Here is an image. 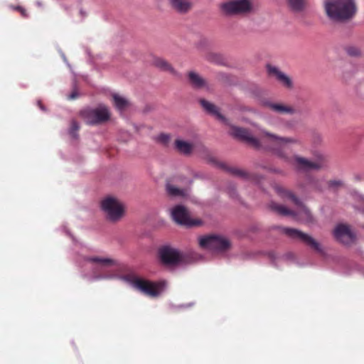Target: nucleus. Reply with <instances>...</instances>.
I'll use <instances>...</instances> for the list:
<instances>
[{
	"mask_svg": "<svg viewBox=\"0 0 364 364\" xmlns=\"http://www.w3.org/2000/svg\"><path fill=\"white\" fill-rule=\"evenodd\" d=\"M274 189L282 198L291 200L296 206V210H291L284 205L271 202L269 204V208L272 211L280 215L291 216L294 219L301 223H314V218L309 210L291 191L287 190L279 185H274Z\"/></svg>",
	"mask_w": 364,
	"mask_h": 364,
	"instance_id": "f257e3e1",
	"label": "nucleus"
},
{
	"mask_svg": "<svg viewBox=\"0 0 364 364\" xmlns=\"http://www.w3.org/2000/svg\"><path fill=\"white\" fill-rule=\"evenodd\" d=\"M326 17L336 23H345L353 19L358 12L356 0H323Z\"/></svg>",
	"mask_w": 364,
	"mask_h": 364,
	"instance_id": "f03ea898",
	"label": "nucleus"
},
{
	"mask_svg": "<svg viewBox=\"0 0 364 364\" xmlns=\"http://www.w3.org/2000/svg\"><path fill=\"white\" fill-rule=\"evenodd\" d=\"M114 277L128 283L133 288L139 290L145 295L151 297H156L159 296L162 291V282H153L147 279H141L134 274L126 275H103L95 274L90 278V281H97L101 279H109Z\"/></svg>",
	"mask_w": 364,
	"mask_h": 364,
	"instance_id": "7ed1b4c3",
	"label": "nucleus"
},
{
	"mask_svg": "<svg viewBox=\"0 0 364 364\" xmlns=\"http://www.w3.org/2000/svg\"><path fill=\"white\" fill-rule=\"evenodd\" d=\"M159 256L161 262L166 265L190 264L196 260L194 255L183 254L168 246H164L159 250Z\"/></svg>",
	"mask_w": 364,
	"mask_h": 364,
	"instance_id": "20e7f679",
	"label": "nucleus"
},
{
	"mask_svg": "<svg viewBox=\"0 0 364 364\" xmlns=\"http://www.w3.org/2000/svg\"><path fill=\"white\" fill-rule=\"evenodd\" d=\"M100 207L106 219L112 223L119 221L124 215V204L113 196H107L100 202Z\"/></svg>",
	"mask_w": 364,
	"mask_h": 364,
	"instance_id": "39448f33",
	"label": "nucleus"
},
{
	"mask_svg": "<svg viewBox=\"0 0 364 364\" xmlns=\"http://www.w3.org/2000/svg\"><path fill=\"white\" fill-rule=\"evenodd\" d=\"M295 168L299 171H320L329 167V159L326 155L318 154L314 161L295 155L293 157Z\"/></svg>",
	"mask_w": 364,
	"mask_h": 364,
	"instance_id": "423d86ee",
	"label": "nucleus"
},
{
	"mask_svg": "<svg viewBox=\"0 0 364 364\" xmlns=\"http://www.w3.org/2000/svg\"><path fill=\"white\" fill-rule=\"evenodd\" d=\"M262 132L268 137V141L272 144L268 149L284 161L291 162V157L287 152V145L288 144H296L298 140L291 137H280L266 131H262Z\"/></svg>",
	"mask_w": 364,
	"mask_h": 364,
	"instance_id": "0eeeda50",
	"label": "nucleus"
},
{
	"mask_svg": "<svg viewBox=\"0 0 364 364\" xmlns=\"http://www.w3.org/2000/svg\"><path fill=\"white\" fill-rule=\"evenodd\" d=\"M80 117L89 125L103 123L109 120L110 113L108 108L104 105H100L95 108H86L80 111Z\"/></svg>",
	"mask_w": 364,
	"mask_h": 364,
	"instance_id": "6e6552de",
	"label": "nucleus"
},
{
	"mask_svg": "<svg viewBox=\"0 0 364 364\" xmlns=\"http://www.w3.org/2000/svg\"><path fill=\"white\" fill-rule=\"evenodd\" d=\"M199 245L204 249L222 252L228 250L230 247L231 243L224 236L209 235L200 237L199 238Z\"/></svg>",
	"mask_w": 364,
	"mask_h": 364,
	"instance_id": "1a4fd4ad",
	"label": "nucleus"
},
{
	"mask_svg": "<svg viewBox=\"0 0 364 364\" xmlns=\"http://www.w3.org/2000/svg\"><path fill=\"white\" fill-rule=\"evenodd\" d=\"M220 9L228 16L244 14L252 10V3L250 0H233L222 4Z\"/></svg>",
	"mask_w": 364,
	"mask_h": 364,
	"instance_id": "9d476101",
	"label": "nucleus"
},
{
	"mask_svg": "<svg viewBox=\"0 0 364 364\" xmlns=\"http://www.w3.org/2000/svg\"><path fill=\"white\" fill-rule=\"evenodd\" d=\"M282 232L293 240L304 242L318 252H323L321 245L309 235L295 228H281Z\"/></svg>",
	"mask_w": 364,
	"mask_h": 364,
	"instance_id": "9b49d317",
	"label": "nucleus"
},
{
	"mask_svg": "<svg viewBox=\"0 0 364 364\" xmlns=\"http://www.w3.org/2000/svg\"><path fill=\"white\" fill-rule=\"evenodd\" d=\"M171 215L173 220L178 225L186 227H193L201 223L200 220H192L190 218L188 210L181 205L173 207L171 210Z\"/></svg>",
	"mask_w": 364,
	"mask_h": 364,
	"instance_id": "f8f14e48",
	"label": "nucleus"
},
{
	"mask_svg": "<svg viewBox=\"0 0 364 364\" xmlns=\"http://www.w3.org/2000/svg\"><path fill=\"white\" fill-rule=\"evenodd\" d=\"M230 134L235 138L246 142L257 149H261L262 147V143L264 142L263 139L260 141L258 139L254 137L247 129L236 126H231Z\"/></svg>",
	"mask_w": 364,
	"mask_h": 364,
	"instance_id": "ddd939ff",
	"label": "nucleus"
},
{
	"mask_svg": "<svg viewBox=\"0 0 364 364\" xmlns=\"http://www.w3.org/2000/svg\"><path fill=\"white\" fill-rule=\"evenodd\" d=\"M333 235L338 242L344 245L353 244L356 239L355 234L350 230V227L343 224L338 225L336 227Z\"/></svg>",
	"mask_w": 364,
	"mask_h": 364,
	"instance_id": "4468645a",
	"label": "nucleus"
},
{
	"mask_svg": "<svg viewBox=\"0 0 364 364\" xmlns=\"http://www.w3.org/2000/svg\"><path fill=\"white\" fill-rule=\"evenodd\" d=\"M268 75L275 77V79L285 88L291 90L294 87L292 79L280 70L277 67L272 65H267Z\"/></svg>",
	"mask_w": 364,
	"mask_h": 364,
	"instance_id": "2eb2a0df",
	"label": "nucleus"
},
{
	"mask_svg": "<svg viewBox=\"0 0 364 364\" xmlns=\"http://www.w3.org/2000/svg\"><path fill=\"white\" fill-rule=\"evenodd\" d=\"M84 261L87 264H90V267L93 269H96V268L94 267L95 264H97L101 267L119 266V262L116 259L99 256L86 257L84 258Z\"/></svg>",
	"mask_w": 364,
	"mask_h": 364,
	"instance_id": "dca6fc26",
	"label": "nucleus"
},
{
	"mask_svg": "<svg viewBox=\"0 0 364 364\" xmlns=\"http://www.w3.org/2000/svg\"><path fill=\"white\" fill-rule=\"evenodd\" d=\"M262 103L264 107L277 114H294L296 113V109L292 106L283 103L272 102L269 100L262 101Z\"/></svg>",
	"mask_w": 364,
	"mask_h": 364,
	"instance_id": "f3484780",
	"label": "nucleus"
},
{
	"mask_svg": "<svg viewBox=\"0 0 364 364\" xmlns=\"http://www.w3.org/2000/svg\"><path fill=\"white\" fill-rule=\"evenodd\" d=\"M187 76L188 82L193 88L196 90L209 88L207 81L198 73L192 70L188 73Z\"/></svg>",
	"mask_w": 364,
	"mask_h": 364,
	"instance_id": "a211bd4d",
	"label": "nucleus"
},
{
	"mask_svg": "<svg viewBox=\"0 0 364 364\" xmlns=\"http://www.w3.org/2000/svg\"><path fill=\"white\" fill-rule=\"evenodd\" d=\"M170 7L177 13L187 14L192 9L190 0H168Z\"/></svg>",
	"mask_w": 364,
	"mask_h": 364,
	"instance_id": "6ab92c4d",
	"label": "nucleus"
},
{
	"mask_svg": "<svg viewBox=\"0 0 364 364\" xmlns=\"http://www.w3.org/2000/svg\"><path fill=\"white\" fill-rule=\"evenodd\" d=\"M200 103L203 108L209 114L216 117L218 119L225 121V117L219 112L218 107L213 103L202 99L200 100Z\"/></svg>",
	"mask_w": 364,
	"mask_h": 364,
	"instance_id": "aec40b11",
	"label": "nucleus"
},
{
	"mask_svg": "<svg viewBox=\"0 0 364 364\" xmlns=\"http://www.w3.org/2000/svg\"><path fill=\"white\" fill-rule=\"evenodd\" d=\"M154 65L163 71H166L171 73L174 76H178V73L174 69L171 65L163 58H156L154 60Z\"/></svg>",
	"mask_w": 364,
	"mask_h": 364,
	"instance_id": "412c9836",
	"label": "nucleus"
},
{
	"mask_svg": "<svg viewBox=\"0 0 364 364\" xmlns=\"http://www.w3.org/2000/svg\"><path fill=\"white\" fill-rule=\"evenodd\" d=\"M218 166L231 174L244 179H250L251 176L245 170L235 167H229L224 163H220Z\"/></svg>",
	"mask_w": 364,
	"mask_h": 364,
	"instance_id": "4be33fe9",
	"label": "nucleus"
},
{
	"mask_svg": "<svg viewBox=\"0 0 364 364\" xmlns=\"http://www.w3.org/2000/svg\"><path fill=\"white\" fill-rule=\"evenodd\" d=\"M176 149L181 153L185 155L190 154L193 150V144L186 141L181 139H176L175 141Z\"/></svg>",
	"mask_w": 364,
	"mask_h": 364,
	"instance_id": "5701e85b",
	"label": "nucleus"
},
{
	"mask_svg": "<svg viewBox=\"0 0 364 364\" xmlns=\"http://www.w3.org/2000/svg\"><path fill=\"white\" fill-rule=\"evenodd\" d=\"M112 98L114 106L121 113L129 105V102L126 98L117 94H113Z\"/></svg>",
	"mask_w": 364,
	"mask_h": 364,
	"instance_id": "b1692460",
	"label": "nucleus"
},
{
	"mask_svg": "<svg viewBox=\"0 0 364 364\" xmlns=\"http://www.w3.org/2000/svg\"><path fill=\"white\" fill-rule=\"evenodd\" d=\"M290 9L294 12H301L305 8L304 0H287Z\"/></svg>",
	"mask_w": 364,
	"mask_h": 364,
	"instance_id": "393cba45",
	"label": "nucleus"
},
{
	"mask_svg": "<svg viewBox=\"0 0 364 364\" xmlns=\"http://www.w3.org/2000/svg\"><path fill=\"white\" fill-rule=\"evenodd\" d=\"M166 191L168 195L171 196H185L186 191L183 189H180L171 184L166 185Z\"/></svg>",
	"mask_w": 364,
	"mask_h": 364,
	"instance_id": "a878e982",
	"label": "nucleus"
},
{
	"mask_svg": "<svg viewBox=\"0 0 364 364\" xmlns=\"http://www.w3.org/2000/svg\"><path fill=\"white\" fill-rule=\"evenodd\" d=\"M80 129V124L79 123L75 120V119H73L71 121V126H70V128L69 129V134L74 139H77L78 135L77 134V131L79 130Z\"/></svg>",
	"mask_w": 364,
	"mask_h": 364,
	"instance_id": "bb28decb",
	"label": "nucleus"
},
{
	"mask_svg": "<svg viewBox=\"0 0 364 364\" xmlns=\"http://www.w3.org/2000/svg\"><path fill=\"white\" fill-rule=\"evenodd\" d=\"M355 92L358 96L364 98V78L359 80L355 85Z\"/></svg>",
	"mask_w": 364,
	"mask_h": 364,
	"instance_id": "cd10ccee",
	"label": "nucleus"
},
{
	"mask_svg": "<svg viewBox=\"0 0 364 364\" xmlns=\"http://www.w3.org/2000/svg\"><path fill=\"white\" fill-rule=\"evenodd\" d=\"M205 58L208 61L213 63H220L222 58L221 56L215 53H209L206 55Z\"/></svg>",
	"mask_w": 364,
	"mask_h": 364,
	"instance_id": "c85d7f7f",
	"label": "nucleus"
},
{
	"mask_svg": "<svg viewBox=\"0 0 364 364\" xmlns=\"http://www.w3.org/2000/svg\"><path fill=\"white\" fill-rule=\"evenodd\" d=\"M169 140L170 136L166 134L162 133L157 136V141L164 145H166L169 142Z\"/></svg>",
	"mask_w": 364,
	"mask_h": 364,
	"instance_id": "c756f323",
	"label": "nucleus"
},
{
	"mask_svg": "<svg viewBox=\"0 0 364 364\" xmlns=\"http://www.w3.org/2000/svg\"><path fill=\"white\" fill-rule=\"evenodd\" d=\"M346 52L348 55L356 57L360 55V51L358 48L355 47H348L346 48Z\"/></svg>",
	"mask_w": 364,
	"mask_h": 364,
	"instance_id": "7c9ffc66",
	"label": "nucleus"
},
{
	"mask_svg": "<svg viewBox=\"0 0 364 364\" xmlns=\"http://www.w3.org/2000/svg\"><path fill=\"white\" fill-rule=\"evenodd\" d=\"M328 184L329 188H338L343 185V181L341 180H331L328 181Z\"/></svg>",
	"mask_w": 364,
	"mask_h": 364,
	"instance_id": "2f4dec72",
	"label": "nucleus"
},
{
	"mask_svg": "<svg viewBox=\"0 0 364 364\" xmlns=\"http://www.w3.org/2000/svg\"><path fill=\"white\" fill-rule=\"evenodd\" d=\"M359 198H360V204L356 205L355 208L364 213V197L359 196Z\"/></svg>",
	"mask_w": 364,
	"mask_h": 364,
	"instance_id": "473e14b6",
	"label": "nucleus"
},
{
	"mask_svg": "<svg viewBox=\"0 0 364 364\" xmlns=\"http://www.w3.org/2000/svg\"><path fill=\"white\" fill-rule=\"evenodd\" d=\"M16 9L19 11L21 12V14L22 15V16H23L24 18L28 17V14L26 12V10L25 9H23V7L17 6V7H16Z\"/></svg>",
	"mask_w": 364,
	"mask_h": 364,
	"instance_id": "72a5a7b5",
	"label": "nucleus"
},
{
	"mask_svg": "<svg viewBox=\"0 0 364 364\" xmlns=\"http://www.w3.org/2000/svg\"><path fill=\"white\" fill-rule=\"evenodd\" d=\"M79 96V93L77 91L74 90L71 94L69 95L68 99L69 100H75Z\"/></svg>",
	"mask_w": 364,
	"mask_h": 364,
	"instance_id": "f704fd0d",
	"label": "nucleus"
},
{
	"mask_svg": "<svg viewBox=\"0 0 364 364\" xmlns=\"http://www.w3.org/2000/svg\"><path fill=\"white\" fill-rule=\"evenodd\" d=\"M37 105L41 110H43V111L46 110V107L43 105L42 102L41 100H38Z\"/></svg>",
	"mask_w": 364,
	"mask_h": 364,
	"instance_id": "c9c22d12",
	"label": "nucleus"
},
{
	"mask_svg": "<svg viewBox=\"0 0 364 364\" xmlns=\"http://www.w3.org/2000/svg\"><path fill=\"white\" fill-rule=\"evenodd\" d=\"M36 4L38 6H42V4L41 1H37L36 2Z\"/></svg>",
	"mask_w": 364,
	"mask_h": 364,
	"instance_id": "e433bc0d",
	"label": "nucleus"
},
{
	"mask_svg": "<svg viewBox=\"0 0 364 364\" xmlns=\"http://www.w3.org/2000/svg\"><path fill=\"white\" fill-rule=\"evenodd\" d=\"M202 42H205V40H203V41H201L198 43V47H199V46H200V43H202Z\"/></svg>",
	"mask_w": 364,
	"mask_h": 364,
	"instance_id": "4c0bfd02",
	"label": "nucleus"
},
{
	"mask_svg": "<svg viewBox=\"0 0 364 364\" xmlns=\"http://www.w3.org/2000/svg\"><path fill=\"white\" fill-rule=\"evenodd\" d=\"M274 172H277V173H280V172H281V171H279V170H274Z\"/></svg>",
	"mask_w": 364,
	"mask_h": 364,
	"instance_id": "58836bf2",
	"label": "nucleus"
}]
</instances>
